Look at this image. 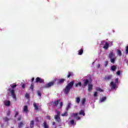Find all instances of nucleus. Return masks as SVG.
Masks as SVG:
<instances>
[{
  "instance_id": "nucleus-1",
  "label": "nucleus",
  "mask_w": 128,
  "mask_h": 128,
  "mask_svg": "<svg viewBox=\"0 0 128 128\" xmlns=\"http://www.w3.org/2000/svg\"><path fill=\"white\" fill-rule=\"evenodd\" d=\"M74 82L72 81L67 84L65 88L63 90V92L65 94H68L70 90L74 88Z\"/></svg>"
},
{
  "instance_id": "nucleus-2",
  "label": "nucleus",
  "mask_w": 128,
  "mask_h": 128,
  "mask_svg": "<svg viewBox=\"0 0 128 128\" xmlns=\"http://www.w3.org/2000/svg\"><path fill=\"white\" fill-rule=\"evenodd\" d=\"M100 46H104L103 48H104V50H108V48H110V44L108 43V42L106 40L101 41Z\"/></svg>"
},
{
  "instance_id": "nucleus-3",
  "label": "nucleus",
  "mask_w": 128,
  "mask_h": 128,
  "mask_svg": "<svg viewBox=\"0 0 128 128\" xmlns=\"http://www.w3.org/2000/svg\"><path fill=\"white\" fill-rule=\"evenodd\" d=\"M56 82V79H55L54 80L49 82L48 84H45L44 85V88H51V86H54Z\"/></svg>"
},
{
  "instance_id": "nucleus-4",
  "label": "nucleus",
  "mask_w": 128,
  "mask_h": 128,
  "mask_svg": "<svg viewBox=\"0 0 128 128\" xmlns=\"http://www.w3.org/2000/svg\"><path fill=\"white\" fill-rule=\"evenodd\" d=\"M8 90L11 94V96L12 98H14L15 100H16V94H14V90L9 88Z\"/></svg>"
},
{
  "instance_id": "nucleus-5",
  "label": "nucleus",
  "mask_w": 128,
  "mask_h": 128,
  "mask_svg": "<svg viewBox=\"0 0 128 128\" xmlns=\"http://www.w3.org/2000/svg\"><path fill=\"white\" fill-rule=\"evenodd\" d=\"M35 82H40V84H44V80L40 77H37L36 78Z\"/></svg>"
},
{
  "instance_id": "nucleus-6",
  "label": "nucleus",
  "mask_w": 128,
  "mask_h": 128,
  "mask_svg": "<svg viewBox=\"0 0 128 128\" xmlns=\"http://www.w3.org/2000/svg\"><path fill=\"white\" fill-rule=\"evenodd\" d=\"M112 78V75H108V76H105L104 78V82H108V80H110Z\"/></svg>"
},
{
  "instance_id": "nucleus-7",
  "label": "nucleus",
  "mask_w": 128,
  "mask_h": 128,
  "mask_svg": "<svg viewBox=\"0 0 128 128\" xmlns=\"http://www.w3.org/2000/svg\"><path fill=\"white\" fill-rule=\"evenodd\" d=\"M110 86H111L112 90H114L116 88V84L114 82H112L110 83Z\"/></svg>"
},
{
  "instance_id": "nucleus-8",
  "label": "nucleus",
  "mask_w": 128,
  "mask_h": 128,
  "mask_svg": "<svg viewBox=\"0 0 128 128\" xmlns=\"http://www.w3.org/2000/svg\"><path fill=\"white\" fill-rule=\"evenodd\" d=\"M78 113H72V116H73L74 118H75L77 120H80V116H78Z\"/></svg>"
},
{
  "instance_id": "nucleus-9",
  "label": "nucleus",
  "mask_w": 128,
  "mask_h": 128,
  "mask_svg": "<svg viewBox=\"0 0 128 128\" xmlns=\"http://www.w3.org/2000/svg\"><path fill=\"white\" fill-rule=\"evenodd\" d=\"M89 83H90V80H88L86 79V80H84L83 88H85V86H86Z\"/></svg>"
},
{
  "instance_id": "nucleus-10",
  "label": "nucleus",
  "mask_w": 128,
  "mask_h": 128,
  "mask_svg": "<svg viewBox=\"0 0 128 128\" xmlns=\"http://www.w3.org/2000/svg\"><path fill=\"white\" fill-rule=\"evenodd\" d=\"M24 124H26V122H21L18 124V128H22V126H24Z\"/></svg>"
},
{
  "instance_id": "nucleus-11",
  "label": "nucleus",
  "mask_w": 128,
  "mask_h": 128,
  "mask_svg": "<svg viewBox=\"0 0 128 128\" xmlns=\"http://www.w3.org/2000/svg\"><path fill=\"white\" fill-rule=\"evenodd\" d=\"M65 80H66V79L64 78H60V79H58V82L60 84H64V82Z\"/></svg>"
},
{
  "instance_id": "nucleus-12",
  "label": "nucleus",
  "mask_w": 128,
  "mask_h": 128,
  "mask_svg": "<svg viewBox=\"0 0 128 128\" xmlns=\"http://www.w3.org/2000/svg\"><path fill=\"white\" fill-rule=\"evenodd\" d=\"M60 102V100L54 101L53 102V106H58V102Z\"/></svg>"
},
{
  "instance_id": "nucleus-13",
  "label": "nucleus",
  "mask_w": 128,
  "mask_h": 128,
  "mask_svg": "<svg viewBox=\"0 0 128 128\" xmlns=\"http://www.w3.org/2000/svg\"><path fill=\"white\" fill-rule=\"evenodd\" d=\"M54 118H55V120H57V122H60V115H58V114L55 115Z\"/></svg>"
},
{
  "instance_id": "nucleus-14",
  "label": "nucleus",
  "mask_w": 128,
  "mask_h": 128,
  "mask_svg": "<svg viewBox=\"0 0 128 128\" xmlns=\"http://www.w3.org/2000/svg\"><path fill=\"white\" fill-rule=\"evenodd\" d=\"M33 106H34V110H38V104L36 102H34L33 104Z\"/></svg>"
},
{
  "instance_id": "nucleus-15",
  "label": "nucleus",
  "mask_w": 128,
  "mask_h": 128,
  "mask_svg": "<svg viewBox=\"0 0 128 128\" xmlns=\"http://www.w3.org/2000/svg\"><path fill=\"white\" fill-rule=\"evenodd\" d=\"M72 76H74V72H68V74L67 76V78H72Z\"/></svg>"
},
{
  "instance_id": "nucleus-16",
  "label": "nucleus",
  "mask_w": 128,
  "mask_h": 128,
  "mask_svg": "<svg viewBox=\"0 0 128 128\" xmlns=\"http://www.w3.org/2000/svg\"><path fill=\"white\" fill-rule=\"evenodd\" d=\"M88 92H92V85L90 84H88Z\"/></svg>"
},
{
  "instance_id": "nucleus-17",
  "label": "nucleus",
  "mask_w": 128,
  "mask_h": 128,
  "mask_svg": "<svg viewBox=\"0 0 128 128\" xmlns=\"http://www.w3.org/2000/svg\"><path fill=\"white\" fill-rule=\"evenodd\" d=\"M23 110L24 112H28V106H24L23 108Z\"/></svg>"
},
{
  "instance_id": "nucleus-18",
  "label": "nucleus",
  "mask_w": 128,
  "mask_h": 128,
  "mask_svg": "<svg viewBox=\"0 0 128 128\" xmlns=\"http://www.w3.org/2000/svg\"><path fill=\"white\" fill-rule=\"evenodd\" d=\"M78 52V54H79V56H82V54H84V49L80 48Z\"/></svg>"
},
{
  "instance_id": "nucleus-19",
  "label": "nucleus",
  "mask_w": 128,
  "mask_h": 128,
  "mask_svg": "<svg viewBox=\"0 0 128 128\" xmlns=\"http://www.w3.org/2000/svg\"><path fill=\"white\" fill-rule=\"evenodd\" d=\"M76 104H79L80 102V97H77L76 98Z\"/></svg>"
},
{
  "instance_id": "nucleus-20",
  "label": "nucleus",
  "mask_w": 128,
  "mask_h": 128,
  "mask_svg": "<svg viewBox=\"0 0 128 128\" xmlns=\"http://www.w3.org/2000/svg\"><path fill=\"white\" fill-rule=\"evenodd\" d=\"M79 114H80L81 116H86V113H84V110H81L80 112H79Z\"/></svg>"
},
{
  "instance_id": "nucleus-21",
  "label": "nucleus",
  "mask_w": 128,
  "mask_h": 128,
  "mask_svg": "<svg viewBox=\"0 0 128 128\" xmlns=\"http://www.w3.org/2000/svg\"><path fill=\"white\" fill-rule=\"evenodd\" d=\"M34 120H31L30 122V128H34Z\"/></svg>"
},
{
  "instance_id": "nucleus-22",
  "label": "nucleus",
  "mask_w": 128,
  "mask_h": 128,
  "mask_svg": "<svg viewBox=\"0 0 128 128\" xmlns=\"http://www.w3.org/2000/svg\"><path fill=\"white\" fill-rule=\"evenodd\" d=\"M117 52H118V56H122V51H120L119 49L117 50Z\"/></svg>"
},
{
  "instance_id": "nucleus-23",
  "label": "nucleus",
  "mask_w": 128,
  "mask_h": 128,
  "mask_svg": "<svg viewBox=\"0 0 128 128\" xmlns=\"http://www.w3.org/2000/svg\"><path fill=\"white\" fill-rule=\"evenodd\" d=\"M4 104L6 106H10V101L8 100L5 102Z\"/></svg>"
},
{
  "instance_id": "nucleus-24",
  "label": "nucleus",
  "mask_w": 128,
  "mask_h": 128,
  "mask_svg": "<svg viewBox=\"0 0 128 128\" xmlns=\"http://www.w3.org/2000/svg\"><path fill=\"white\" fill-rule=\"evenodd\" d=\"M114 52H111L109 54V58H114Z\"/></svg>"
},
{
  "instance_id": "nucleus-25",
  "label": "nucleus",
  "mask_w": 128,
  "mask_h": 128,
  "mask_svg": "<svg viewBox=\"0 0 128 128\" xmlns=\"http://www.w3.org/2000/svg\"><path fill=\"white\" fill-rule=\"evenodd\" d=\"M105 100H106V96L102 97L100 100V101L101 102H104Z\"/></svg>"
},
{
  "instance_id": "nucleus-26",
  "label": "nucleus",
  "mask_w": 128,
  "mask_h": 128,
  "mask_svg": "<svg viewBox=\"0 0 128 128\" xmlns=\"http://www.w3.org/2000/svg\"><path fill=\"white\" fill-rule=\"evenodd\" d=\"M86 104V98H84L82 99V101H81V104L82 106H84V104Z\"/></svg>"
},
{
  "instance_id": "nucleus-27",
  "label": "nucleus",
  "mask_w": 128,
  "mask_h": 128,
  "mask_svg": "<svg viewBox=\"0 0 128 128\" xmlns=\"http://www.w3.org/2000/svg\"><path fill=\"white\" fill-rule=\"evenodd\" d=\"M10 86L12 88V90H14V88H16V84H12L10 85Z\"/></svg>"
},
{
  "instance_id": "nucleus-28",
  "label": "nucleus",
  "mask_w": 128,
  "mask_h": 128,
  "mask_svg": "<svg viewBox=\"0 0 128 128\" xmlns=\"http://www.w3.org/2000/svg\"><path fill=\"white\" fill-rule=\"evenodd\" d=\"M44 128H48V125L46 124V122H44L43 123Z\"/></svg>"
},
{
  "instance_id": "nucleus-29",
  "label": "nucleus",
  "mask_w": 128,
  "mask_h": 128,
  "mask_svg": "<svg viewBox=\"0 0 128 128\" xmlns=\"http://www.w3.org/2000/svg\"><path fill=\"white\" fill-rule=\"evenodd\" d=\"M111 70H112V72H114V70H116V66L115 65L112 66L111 67Z\"/></svg>"
},
{
  "instance_id": "nucleus-30",
  "label": "nucleus",
  "mask_w": 128,
  "mask_h": 128,
  "mask_svg": "<svg viewBox=\"0 0 128 128\" xmlns=\"http://www.w3.org/2000/svg\"><path fill=\"white\" fill-rule=\"evenodd\" d=\"M78 86H82V82H78L75 84L76 88H78Z\"/></svg>"
},
{
  "instance_id": "nucleus-31",
  "label": "nucleus",
  "mask_w": 128,
  "mask_h": 128,
  "mask_svg": "<svg viewBox=\"0 0 128 128\" xmlns=\"http://www.w3.org/2000/svg\"><path fill=\"white\" fill-rule=\"evenodd\" d=\"M68 116V112H65L64 114H62V116Z\"/></svg>"
},
{
  "instance_id": "nucleus-32",
  "label": "nucleus",
  "mask_w": 128,
  "mask_h": 128,
  "mask_svg": "<svg viewBox=\"0 0 128 128\" xmlns=\"http://www.w3.org/2000/svg\"><path fill=\"white\" fill-rule=\"evenodd\" d=\"M34 83H32L30 86V88L32 90V92H34Z\"/></svg>"
},
{
  "instance_id": "nucleus-33",
  "label": "nucleus",
  "mask_w": 128,
  "mask_h": 128,
  "mask_svg": "<svg viewBox=\"0 0 128 128\" xmlns=\"http://www.w3.org/2000/svg\"><path fill=\"white\" fill-rule=\"evenodd\" d=\"M70 103H68V106L66 108V110H70Z\"/></svg>"
},
{
  "instance_id": "nucleus-34",
  "label": "nucleus",
  "mask_w": 128,
  "mask_h": 128,
  "mask_svg": "<svg viewBox=\"0 0 128 128\" xmlns=\"http://www.w3.org/2000/svg\"><path fill=\"white\" fill-rule=\"evenodd\" d=\"M110 62L112 64H114V62H116V58H110Z\"/></svg>"
},
{
  "instance_id": "nucleus-35",
  "label": "nucleus",
  "mask_w": 128,
  "mask_h": 128,
  "mask_svg": "<svg viewBox=\"0 0 128 128\" xmlns=\"http://www.w3.org/2000/svg\"><path fill=\"white\" fill-rule=\"evenodd\" d=\"M4 122H8V117H5L4 118Z\"/></svg>"
},
{
  "instance_id": "nucleus-36",
  "label": "nucleus",
  "mask_w": 128,
  "mask_h": 128,
  "mask_svg": "<svg viewBox=\"0 0 128 128\" xmlns=\"http://www.w3.org/2000/svg\"><path fill=\"white\" fill-rule=\"evenodd\" d=\"M96 90L97 92H104V90L98 87L96 88Z\"/></svg>"
},
{
  "instance_id": "nucleus-37",
  "label": "nucleus",
  "mask_w": 128,
  "mask_h": 128,
  "mask_svg": "<svg viewBox=\"0 0 128 128\" xmlns=\"http://www.w3.org/2000/svg\"><path fill=\"white\" fill-rule=\"evenodd\" d=\"M108 62L106 61L104 64V66L105 68H106V66H108Z\"/></svg>"
},
{
  "instance_id": "nucleus-38",
  "label": "nucleus",
  "mask_w": 128,
  "mask_h": 128,
  "mask_svg": "<svg viewBox=\"0 0 128 128\" xmlns=\"http://www.w3.org/2000/svg\"><path fill=\"white\" fill-rule=\"evenodd\" d=\"M25 97L26 98H30V94H28V93H26V94H25Z\"/></svg>"
},
{
  "instance_id": "nucleus-39",
  "label": "nucleus",
  "mask_w": 128,
  "mask_h": 128,
  "mask_svg": "<svg viewBox=\"0 0 128 128\" xmlns=\"http://www.w3.org/2000/svg\"><path fill=\"white\" fill-rule=\"evenodd\" d=\"M74 124V120H72L70 121V124L72 125Z\"/></svg>"
},
{
  "instance_id": "nucleus-40",
  "label": "nucleus",
  "mask_w": 128,
  "mask_h": 128,
  "mask_svg": "<svg viewBox=\"0 0 128 128\" xmlns=\"http://www.w3.org/2000/svg\"><path fill=\"white\" fill-rule=\"evenodd\" d=\"M125 50L126 54H128V46L126 47Z\"/></svg>"
},
{
  "instance_id": "nucleus-41",
  "label": "nucleus",
  "mask_w": 128,
  "mask_h": 128,
  "mask_svg": "<svg viewBox=\"0 0 128 128\" xmlns=\"http://www.w3.org/2000/svg\"><path fill=\"white\" fill-rule=\"evenodd\" d=\"M115 84H120V82H118V78H116L115 80Z\"/></svg>"
},
{
  "instance_id": "nucleus-42",
  "label": "nucleus",
  "mask_w": 128,
  "mask_h": 128,
  "mask_svg": "<svg viewBox=\"0 0 128 128\" xmlns=\"http://www.w3.org/2000/svg\"><path fill=\"white\" fill-rule=\"evenodd\" d=\"M94 98L98 96V92H94Z\"/></svg>"
},
{
  "instance_id": "nucleus-43",
  "label": "nucleus",
  "mask_w": 128,
  "mask_h": 128,
  "mask_svg": "<svg viewBox=\"0 0 128 128\" xmlns=\"http://www.w3.org/2000/svg\"><path fill=\"white\" fill-rule=\"evenodd\" d=\"M10 111L8 110L6 112V116H10Z\"/></svg>"
},
{
  "instance_id": "nucleus-44",
  "label": "nucleus",
  "mask_w": 128,
  "mask_h": 128,
  "mask_svg": "<svg viewBox=\"0 0 128 128\" xmlns=\"http://www.w3.org/2000/svg\"><path fill=\"white\" fill-rule=\"evenodd\" d=\"M37 94L39 96H42V92H40V91H38Z\"/></svg>"
},
{
  "instance_id": "nucleus-45",
  "label": "nucleus",
  "mask_w": 128,
  "mask_h": 128,
  "mask_svg": "<svg viewBox=\"0 0 128 128\" xmlns=\"http://www.w3.org/2000/svg\"><path fill=\"white\" fill-rule=\"evenodd\" d=\"M18 111H16L14 117L16 118V116H18Z\"/></svg>"
},
{
  "instance_id": "nucleus-46",
  "label": "nucleus",
  "mask_w": 128,
  "mask_h": 128,
  "mask_svg": "<svg viewBox=\"0 0 128 128\" xmlns=\"http://www.w3.org/2000/svg\"><path fill=\"white\" fill-rule=\"evenodd\" d=\"M60 108H62V105H63V103L62 102H60Z\"/></svg>"
},
{
  "instance_id": "nucleus-47",
  "label": "nucleus",
  "mask_w": 128,
  "mask_h": 128,
  "mask_svg": "<svg viewBox=\"0 0 128 128\" xmlns=\"http://www.w3.org/2000/svg\"><path fill=\"white\" fill-rule=\"evenodd\" d=\"M46 118H47L48 120H52V118L50 117V116H46Z\"/></svg>"
},
{
  "instance_id": "nucleus-48",
  "label": "nucleus",
  "mask_w": 128,
  "mask_h": 128,
  "mask_svg": "<svg viewBox=\"0 0 128 128\" xmlns=\"http://www.w3.org/2000/svg\"><path fill=\"white\" fill-rule=\"evenodd\" d=\"M117 76H120V71H118L116 72Z\"/></svg>"
},
{
  "instance_id": "nucleus-49",
  "label": "nucleus",
  "mask_w": 128,
  "mask_h": 128,
  "mask_svg": "<svg viewBox=\"0 0 128 128\" xmlns=\"http://www.w3.org/2000/svg\"><path fill=\"white\" fill-rule=\"evenodd\" d=\"M22 88H26V84H22Z\"/></svg>"
},
{
  "instance_id": "nucleus-50",
  "label": "nucleus",
  "mask_w": 128,
  "mask_h": 128,
  "mask_svg": "<svg viewBox=\"0 0 128 128\" xmlns=\"http://www.w3.org/2000/svg\"><path fill=\"white\" fill-rule=\"evenodd\" d=\"M20 120H22V116H20L18 118V120L20 121Z\"/></svg>"
},
{
  "instance_id": "nucleus-51",
  "label": "nucleus",
  "mask_w": 128,
  "mask_h": 128,
  "mask_svg": "<svg viewBox=\"0 0 128 128\" xmlns=\"http://www.w3.org/2000/svg\"><path fill=\"white\" fill-rule=\"evenodd\" d=\"M34 78H32V80H31V82H34Z\"/></svg>"
},
{
  "instance_id": "nucleus-52",
  "label": "nucleus",
  "mask_w": 128,
  "mask_h": 128,
  "mask_svg": "<svg viewBox=\"0 0 128 128\" xmlns=\"http://www.w3.org/2000/svg\"><path fill=\"white\" fill-rule=\"evenodd\" d=\"M38 118L36 117V118H35V120H36V122H38Z\"/></svg>"
},
{
  "instance_id": "nucleus-53",
  "label": "nucleus",
  "mask_w": 128,
  "mask_h": 128,
  "mask_svg": "<svg viewBox=\"0 0 128 128\" xmlns=\"http://www.w3.org/2000/svg\"><path fill=\"white\" fill-rule=\"evenodd\" d=\"M52 126H56V122H52Z\"/></svg>"
},
{
  "instance_id": "nucleus-54",
  "label": "nucleus",
  "mask_w": 128,
  "mask_h": 128,
  "mask_svg": "<svg viewBox=\"0 0 128 128\" xmlns=\"http://www.w3.org/2000/svg\"><path fill=\"white\" fill-rule=\"evenodd\" d=\"M98 68H100V64H98Z\"/></svg>"
}]
</instances>
